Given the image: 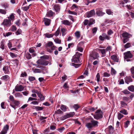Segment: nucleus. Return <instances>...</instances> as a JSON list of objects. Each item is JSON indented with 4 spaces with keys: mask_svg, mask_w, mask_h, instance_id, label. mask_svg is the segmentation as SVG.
I'll return each instance as SVG.
<instances>
[{
    "mask_svg": "<svg viewBox=\"0 0 134 134\" xmlns=\"http://www.w3.org/2000/svg\"><path fill=\"white\" fill-rule=\"evenodd\" d=\"M91 122L87 123L86 124V126L88 129H91L93 127L98 126L99 122L98 121L94 120L92 118L91 119Z\"/></svg>",
    "mask_w": 134,
    "mask_h": 134,
    "instance_id": "obj_1",
    "label": "nucleus"
},
{
    "mask_svg": "<svg viewBox=\"0 0 134 134\" xmlns=\"http://www.w3.org/2000/svg\"><path fill=\"white\" fill-rule=\"evenodd\" d=\"M95 114L93 115V117L95 119L98 120L102 119L103 117V113L101 109L97 110L96 111Z\"/></svg>",
    "mask_w": 134,
    "mask_h": 134,
    "instance_id": "obj_2",
    "label": "nucleus"
},
{
    "mask_svg": "<svg viewBox=\"0 0 134 134\" xmlns=\"http://www.w3.org/2000/svg\"><path fill=\"white\" fill-rule=\"evenodd\" d=\"M81 54L77 52L72 57V62L75 63H80V55H82Z\"/></svg>",
    "mask_w": 134,
    "mask_h": 134,
    "instance_id": "obj_3",
    "label": "nucleus"
},
{
    "mask_svg": "<svg viewBox=\"0 0 134 134\" xmlns=\"http://www.w3.org/2000/svg\"><path fill=\"white\" fill-rule=\"evenodd\" d=\"M75 114V113L74 112H70L68 114L64 116L60 117V119L61 120H64L70 117H72Z\"/></svg>",
    "mask_w": 134,
    "mask_h": 134,
    "instance_id": "obj_4",
    "label": "nucleus"
},
{
    "mask_svg": "<svg viewBox=\"0 0 134 134\" xmlns=\"http://www.w3.org/2000/svg\"><path fill=\"white\" fill-rule=\"evenodd\" d=\"M2 24L4 26L7 27H9L12 24L11 20L10 19H5L4 20Z\"/></svg>",
    "mask_w": 134,
    "mask_h": 134,
    "instance_id": "obj_5",
    "label": "nucleus"
},
{
    "mask_svg": "<svg viewBox=\"0 0 134 134\" xmlns=\"http://www.w3.org/2000/svg\"><path fill=\"white\" fill-rule=\"evenodd\" d=\"M124 58L125 59L131 58L133 56L130 51H127L124 53Z\"/></svg>",
    "mask_w": 134,
    "mask_h": 134,
    "instance_id": "obj_6",
    "label": "nucleus"
},
{
    "mask_svg": "<svg viewBox=\"0 0 134 134\" xmlns=\"http://www.w3.org/2000/svg\"><path fill=\"white\" fill-rule=\"evenodd\" d=\"M91 59L94 60L97 59L99 57V55L98 53L96 52H92L90 55Z\"/></svg>",
    "mask_w": 134,
    "mask_h": 134,
    "instance_id": "obj_7",
    "label": "nucleus"
},
{
    "mask_svg": "<svg viewBox=\"0 0 134 134\" xmlns=\"http://www.w3.org/2000/svg\"><path fill=\"white\" fill-rule=\"evenodd\" d=\"M9 125H6L3 127L2 130L0 133L1 134H5L7 133L9 129Z\"/></svg>",
    "mask_w": 134,
    "mask_h": 134,
    "instance_id": "obj_8",
    "label": "nucleus"
},
{
    "mask_svg": "<svg viewBox=\"0 0 134 134\" xmlns=\"http://www.w3.org/2000/svg\"><path fill=\"white\" fill-rule=\"evenodd\" d=\"M95 14V13L94 9L90 11L87 13L86 16L87 18H90L94 16Z\"/></svg>",
    "mask_w": 134,
    "mask_h": 134,
    "instance_id": "obj_9",
    "label": "nucleus"
},
{
    "mask_svg": "<svg viewBox=\"0 0 134 134\" xmlns=\"http://www.w3.org/2000/svg\"><path fill=\"white\" fill-rule=\"evenodd\" d=\"M24 87L21 85L16 86L15 87V90L16 92L21 91L24 90Z\"/></svg>",
    "mask_w": 134,
    "mask_h": 134,
    "instance_id": "obj_10",
    "label": "nucleus"
},
{
    "mask_svg": "<svg viewBox=\"0 0 134 134\" xmlns=\"http://www.w3.org/2000/svg\"><path fill=\"white\" fill-rule=\"evenodd\" d=\"M125 82L127 84H129L130 82L132 81V79H131V76H126L124 78Z\"/></svg>",
    "mask_w": 134,
    "mask_h": 134,
    "instance_id": "obj_11",
    "label": "nucleus"
},
{
    "mask_svg": "<svg viewBox=\"0 0 134 134\" xmlns=\"http://www.w3.org/2000/svg\"><path fill=\"white\" fill-rule=\"evenodd\" d=\"M51 21V19L47 18H44V19L43 21L46 26H48L50 25Z\"/></svg>",
    "mask_w": 134,
    "mask_h": 134,
    "instance_id": "obj_12",
    "label": "nucleus"
},
{
    "mask_svg": "<svg viewBox=\"0 0 134 134\" xmlns=\"http://www.w3.org/2000/svg\"><path fill=\"white\" fill-rule=\"evenodd\" d=\"M53 8L57 13H58L59 12L60 10V6L59 4H55L53 6Z\"/></svg>",
    "mask_w": 134,
    "mask_h": 134,
    "instance_id": "obj_13",
    "label": "nucleus"
},
{
    "mask_svg": "<svg viewBox=\"0 0 134 134\" xmlns=\"http://www.w3.org/2000/svg\"><path fill=\"white\" fill-rule=\"evenodd\" d=\"M108 129L109 134H112L113 132L114 128L111 125L108 126Z\"/></svg>",
    "mask_w": 134,
    "mask_h": 134,
    "instance_id": "obj_14",
    "label": "nucleus"
},
{
    "mask_svg": "<svg viewBox=\"0 0 134 134\" xmlns=\"http://www.w3.org/2000/svg\"><path fill=\"white\" fill-rule=\"evenodd\" d=\"M96 14L98 16H102L105 13L103 12L99 9L97 10Z\"/></svg>",
    "mask_w": 134,
    "mask_h": 134,
    "instance_id": "obj_15",
    "label": "nucleus"
},
{
    "mask_svg": "<svg viewBox=\"0 0 134 134\" xmlns=\"http://www.w3.org/2000/svg\"><path fill=\"white\" fill-rule=\"evenodd\" d=\"M47 117H43L42 116H40L39 117V120L42 123H43L46 122V120H44L46 119L47 118Z\"/></svg>",
    "mask_w": 134,
    "mask_h": 134,
    "instance_id": "obj_16",
    "label": "nucleus"
},
{
    "mask_svg": "<svg viewBox=\"0 0 134 134\" xmlns=\"http://www.w3.org/2000/svg\"><path fill=\"white\" fill-rule=\"evenodd\" d=\"M3 70L4 71L5 74H8L9 72V67L8 66H4L3 68Z\"/></svg>",
    "mask_w": 134,
    "mask_h": 134,
    "instance_id": "obj_17",
    "label": "nucleus"
},
{
    "mask_svg": "<svg viewBox=\"0 0 134 134\" xmlns=\"http://www.w3.org/2000/svg\"><path fill=\"white\" fill-rule=\"evenodd\" d=\"M53 42L51 41H49V42L48 43L46 44L45 45V46L47 49V48H50V47H51V46H53Z\"/></svg>",
    "mask_w": 134,
    "mask_h": 134,
    "instance_id": "obj_18",
    "label": "nucleus"
},
{
    "mask_svg": "<svg viewBox=\"0 0 134 134\" xmlns=\"http://www.w3.org/2000/svg\"><path fill=\"white\" fill-rule=\"evenodd\" d=\"M111 58L113 60L114 62H119V59L117 58L116 55H112L111 56Z\"/></svg>",
    "mask_w": 134,
    "mask_h": 134,
    "instance_id": "obj_19",
    "label": "nucleus"
},
{
    "mask_svg": "<svg viewBox=\"0 0 134 134\" xmlns=\"http://www.w3.org/2000/svg\"><path fill=\"white\" fill-rule=\"evenodd\" d=\"M9 77L8 75H5L3 76L1 78V79L5 81H7L9 79Z\"/></svg>",
    "mask_w": 134,
    "mask_h": 134,
    "instance_id": "obj_20",
    "label": "nucleus"
},
{
    "mask_svg": "<svg viewBox=\"0 0 134 134\" xmlns=\"http://www.w3.org/2000/svg\"><path fill=\"white\" fill-rule=\"evenodd\" d=\"M95 23V20L92 18H91L89 20V23L88 24V26H90L93 25Z\"/></svg>",
    "mask_w": 134,
    "mask_h": 134,
    "instance_id": "obj_21",
    "label": "nucleus"
},
{
    "mask_svg": "<svg viewBox=\"0 0 134 134\" xmlns=\"http://www.w3.org/2000/svg\"><path fill=\"white\" fill-rule=\"evenodd\" d=\"M54 13L51 10L49 11L47 13V16L49 17H51L53 15Z\"/></svg>",
    "mask_w": 134,
    "mask_h": 134,
    "instance_id": "obj_22",
    "label": "nucleus"
},
{
    "mask_svg": "<svg viewBox=\"0 0 134 134\" xmlns=\"http://www.w3.org/2000/svg\"><path fill=\"white\" fill-rule=\"evenodd\" d=\"M99 51H100L102 54L103 55V56H102V57H103L105 56L106 55V52L107 51H106L105 49H99Z\"/></svg>",
    "mask_w": 134,
    "mask_h": 134,
    "instance_id": "obj_23",
    "label": "nucleus"
},
{
    "mask_svg": "<svg viewBox=\"0 0 134 134\" xmlns=\"http://www.w3.org/2000/svg\"><path fill=\"white\" fill-rule=\"evenodd\" d=\"M130 34H129L128 33L126 32H125L122 34V36L123 37L125 38H127L129 37L130 38L129 36H130Z\"/></svg>",
    "mask_w": 134,
    "mask_h": 134,
    "instance_id": "obj_24",
    "label": "nucleus"
},
{
    "mask_svg": "<svg viewBox=\"0 0 134 134\" xmlns=\"http://www.w3.org/2000/svg\"><path fill=\"white\" fill-rule=\"evenodd\" d=\"M55 46H51L50 48H47V51L51 53L52 52L54 49Z\"/></svg>",
    "mask_w": 134,
    "mask_h": 134,
    "instance_id": "obj_25",
    "label": "nucleus"
},
{
    "mask_svg": "<svg viewBox=\"0 0 134 134\" xmlns=\"http://www.w3.org/2000/svg\"><path fill=\"white\" fill-rule=\"evenodd\" d=\"M37 96L40 98V99L41 101H43L45 99L44 97L41 93V92L38 94Z\"/></svg>",
    "mask_w": 134,
    "mask_h": 134,
    "instance_id": "obj_26",
    "label": "nucleus"
},
{
    "mask_svg": "<svg viewBox=\"0 0 134 134\" xmlns=\"http://www.w3.org/2000/svg\"><path fill=\"white\" fill-rule=\"evenodd\" d=\"M120 113L123 114L125 115H127L128 114V113L127 110L125 109H122L119 111Z\"/></svg>",
    "mask_w": 134,
    "mask_h": 134,
    "instance_id": "obj_27",
    "label": "nucleus"
},
{
    "mask_svg": "<svg viewBox=\"0 0 134 134\" xmlns=\"http://www.w3.org/2000/svg\"><path fill=\"white\" fill-rule=\"evenodd\" d=\"M37 111L42 110L43 109V107L40 106H36L34 108Z\"/></svg>",
    "mask_w": 134,
    "mask_h": 134,
    "instance_id": "obj_28",
    "label": "nucleus"
},
{
    "mask_svg": "<svg viewBox=\"0 0 134 134\" xmlns=\"http://www.w3.org/2000/svg\"><path fill=\"white\" fill-rule=\"evenodd\" d=\"M15 16L14 15L13 13H12L9 17H8V19H10L12 20H14L15 19Z\"/></svg>",
    "mask_w": 134,
    "mask_h": 134,
    "instance_id": "obj_29",
    "label": "nucleus"
},
{
    "mask_svg": "<svg viewBox=\"0 0 134 134\" xmlns=\"http://www.w3.org/2000/svg\"><path fill=\"white\" fill-rule=\"evenodd\" d=\"M128 89L130 91L133 92L134 91V86L131 85L128 87Z\"/></svg>",
    "mask_w": 134,
    "mask_h": 134,
    "instance_id": "obj_30",
    "label": "nucleus"
},
{
    "mask_svg": "<svg viewBox=\"0 0 134 134\" xmlns=\"http://www.w3.org/2000/svg\"><path fill=\"white\" fill-rule=\"evenodd\" d=\"M102 35L104 37V40L107 39L109 40L110 39V37L107 35L105 33H103L102 34Z\"/></svg>",
    "mask_w": 134,
    "mask_h": 134,
    "instance_id": "obj_31",
    "label": "nucleus"
},
{
    "mask_svg": "<svg viewBox=\"0 0 134 134\" xmlns=\"http://www.w3.org/2000/svg\"><path fill=\"white\" fill-rule=\"evenodd\" d=\"M75 34L76 37L77 38H79L80 37L81 34L79 31H76L75 32Z\"/></svg>",
    "mask_w": 134,
    "mask_h": 134,
    "instance_id": "obj_32",
    "label": "nucleus"
},
{
    "mask_svg": "<svg viewBox=\"0 0 134 134\" xmlns=\"http://www.w3.org/2000/svg\"><path fill=\"white\" fill-rule=\"evenodd\" d=\"M130 121L129 120H127L124 123V127L125 128H127L129 125L130 124Z\"/></svg>",
    "mask_w": 134,
    "mask_h": 134,
    "instance_id": "obj_33",
    "label": "nucleus"
},
{
    "mask_svg": "<svg viewBox=\"0 0 134 134\" xmlns=\"http://www.w3.org/2000/svg\"><path fill=\"white\" fill-rule=\"evenodd\" d=\"M80 43L79 44H78L77 46V50L79 51L82 52L83 50V48L79 46V44H80Z\"/></svg>",
    "mask_w": 134,
    "mask_h": 134,
    "instance_id": "obj_34",
    "label": "nucleus"
},
{
    "mask_svg": "<svg viewBox=\"0 0 134 134\" xmlns=\"http://www.w3.org/2000/svg\"><path fill=\"white\" fill-rule=\"evenodd\" d=\"M75 110L76 111L80 108V106L77 104H74L72 106Z\"/></svg>",
    "mask_w": 134,
    "mask_h": 134,
    "instance_id": "obj_35",
    "label": "nucleus"
},
{
    "mask_svg": "<svg viewBox=\"0 0 134 134\" xmlns=\"http://www.w3.org/2000/svg\"><path fill=\"white\" fill-rule=\"evenodd\" d=\"M45 36L46 37L48 38H50L52 37L54 35L52 34H48V33H46L44 34Z\"/></svg>",
    "mask_w": 134,
    "mask_h": 134,
    "instance_id": "obj_36",
    "label": "nucleus"
},
{
    "mask_svg": "<svg viewBox=\"0 0 134 134\" xmlns=\"http://www.w3.org/2000/svg\"><path fill=\"white\" fill-rule=\"evenodd\" d=\"M122 92L124 94H131L132 93L130 92L127 90H125L122 91Z\"/></svg>",
    "mask_w": 134,
    "mask_h": 134,
    "instance_id": "obj_37",
    "label": "nucleus"
},
{
    "mask_svg": "<svg viewBox=\"0 0 134 134\" xmlns=\"http://www.w3.org/2000/svg\"><path fill=\"white\" fill-rule=\"evenodd\" d=\"M63 23L65 25H70V22L67 20H64L63 21Z\"/></svg>",
    "mask_w": 134,
    "mask_h": 134,
    "instance_id": "obj_38",
    "label": "nucleus"
},
{
    "mask_svg": "<svg viewBox=\"0 0 134 134\" xmlns=\"http://www.w3.org/2000/svg\"><path fill=\"white\" fill-rule=\"evenodd\" d=\"M124 116V115L119 113H118V118L119 120H120Z\"/></svg>",
    "mask_w": 134,
    "mask_h": 134,
    "instance_id": "obj_39",
    "label": "nucleus"
},
{
    "mask_svg": "<svg viewBox=\"0 0 134 134\" xmlns=\"http://www.w3.org/2000/svg\"><path fill=\"white\" fill-rule=\"evenodd\" d=\"M26 57L28 59H29L31 58V55L29 53H27L26 54Z\"/></svg>",
    "mask_w": 134,
    "mask_h": 134,
    "instance_id": "obj_40",
    "label": "nucleus"
},
{
    "mask_svg": "<svg viewBox=\"0 0 134 134\" xmlns=\"http://www.w3.org/2000/svg\"><path fill=\"white\" fill-rule=\"evenodd\" d=\"M60 108L62 110L64 111H65L66 110V106L65 105H62Z\"/></svg>",
    "mask_w": 134,
    "mask_h": 134,
    "instance_id": "obj_41",
    "label": "nucleus"
},
{
    "mask_svg": "<svg viewBox=\"0 0 134 134\" xmlns=\"http://www.w3.org/2000/svg\"><path fill=\"white\" fill-rule=\"evenodd\" d=\"M121 106L123 107L127 106V104L124 101H121L120 102Z\"/></svg>",
    "mask_w": 134,
    "mask_h": 134,
    "instance_id": "obj_42",
    "label": "nucleus"
},
{
    "mask_svg": "<svg viewBox=\"0 0 134 134\" xmlns=\"http://www.w3.org/2000/svg\"><path fill=\"white\" fill-rule=\"evenodd\" d=\"M63 112L60 109H59L57 111H55V114H63Z\"/></svg>",
    "mask_w": 134,
    "mask_h": 134,
    "instance_id": "obj_43",
    "label": "nucleus"
},
{
    "mask_svg": "<svg viewBox=\"0 0 134 134\" xmlns=\"http://www.w3.org/2000/svg\"><path fill=\"white\" fill-rule=\"evenodd\" d=\"M35 80V78L34 77L29 76V80L31 82Z\"/></svg>",
    "mask_w": 134,
    "mask_h": 134,
    "instance_id": "obj_44",
    "label": "nucleus"
},
{
    "mask_svg": "<svg viewBox=\"0 0 134 134\" xmlns=\"http://www.w3.org/2000/svg\"><path fill=\"white\" fill-rule=\"evenodd\" d=\"M131 45L130 43H127L124 46V47L126 48H127L131 46Z\"/></svg>",
    "mask_w": 134,
    "mask_h": 134,
    "instance_id": "obj_45",
    "label": "nucleus"
},
{
    "mask_svg": "<svg viewBox=\"0 0 134 134\" xmlns=\"http://www.w3.org/2000/svg\"><path fill=\"white\" fill-rule=\"evenodd\" d=\"M83 25L85 26H86L87 25H88L89 23V20L87 19H85L83 22Z\"/></svg>",
    "mask_w": 134,
    "mask_h": 134,
    "instance_id": "obj_46",
    "label": "nucleus"
},
{
    "mask_svg": "<svg viewBox=\"0 0 134 134\" xmlns=\"http://www.w3.org/2000/svg\"><path fill=\"white\" fill-rule=\"evenodd\" d=\"M12 32H8L7 33H3V35L5 37L7 36L8 37L12 34Z\"/></svg>",
    "mask_w": 134,
    "mask_h": 134,
    "instance_id": "obj_47",
    "label": "nucleus"
},
{
    "mask_svg": "<svg viewBox=\"0 0 134 134\" xmlns=\"http://www.w3.org/2000/svg\"><path fill=\"white\" fill-rule=\"evenodd\" d=\"M27 73L25 72H22L21 73L20 76L21 77H24L27 76Z\"/></svg>",
    "mask_w": 134,
    "mask_h": 134,
    "instance_id": "obj_48",
    "label": "nucleus"
},
{
    "mask_svg": "<svg viewBox=\"0 0 134 134\" xmlns=\"http://www.w3.org/2000/svg\"><path fill=\"white\" fill-rule=\"evenodd\" d=\"M60 30L58 29L56 32L53 35H55V36H57L59 34L60 32Z\"/></svg>",
    "mask_w": 134,
    "mask_h": 134,
    "instance_id": "obj_49",
    "label": "nucleus"
},
{
    "mask_svg": "<svg viewBox=\"0 0 134 134\" xmlns=\"http://www.w3.org/2000/svg\"><path fill=\"white\" fill-rule=\"evenodd\" d=\"M40 58L41 59H45L48 60L49 58V57L47 55H44L40 57Z\"/></svg>",
    "mask_w": 134,
    "mask_h": 134,
    "instance_id": "obj_50",
    "label": "nucleus"
},
{
    "mask_svg": "<svg viewBox=\"0 0 134 134\" xmlns=\"http://www.w3.org/2000/svg\"><path fill=\"white\" fill-rule=\"evenodd\" d=\"M7 12L5 10L2 9H0V13L2 14H5Z\"/></svg>",
    "mask_w": 134,
    "mask_h": 134,
    "instance_id": "obj_51",
    "label": "nucleus"
},
{
    "mask_svg": "<svg viewBox=\"0 0 134 134\" xmlns=\"http://www.w3.org/2000/svg\"><path fill=\"white\" fill-rule=\"evenodd\" d=\"M96 77L97 78V81L98 82L100 81V75L99 73H98L97 74L96 76Z\"/></svg>",
    "mask_w": 134,
    "mask_h": 134,
    "instance_id": "obj_52",
    "label": "nucleus"
},
{
    "mask_svg": "<svg viewBox=\"0 0 134 134\" xmlns=\"http://www.w3.org/2000/svg\"><path fill=\"white\" fill-rule=\"evenodd\" d=\"M97 109V107L96 108H94V107H90L88 108V110L92 111H94L95 110Z\"/></svg>",
    "mask_w": 134,
    "mask_h": 134,
    "instance_id": "obj_53",
    "label": "nucleus"
},
{
    "mask_svg": "<svg viewBox=\"0 0 134 134\" xmlns=\"http://www.w3.org/2000/svg\"><path fill=\"white\" fill-rule=\"evenodd\" d=\"M110 76V74L108 73L107 72H104L103 74V76L107 77Z\"/></svg>",
    "mask_w": 134,
    "mask_h": 134,
    "instance_id": "obj_54",
    "label": "nucleus"
},
{
    "mask_svg": "<svg viewBox=\"0 0 134 134\" xmlns=\"http://www.w3.org/2000/svg\"><path fill=\"white\" fill-rule=\"evenodd\" d=\"M34 71L35 73H41L42 71L38 69H35Z\"/></svg>",
    "mask_w": 134,
    "mask_h": 134,
    "instance_id": "obj_55",
    "label": "nucleus"
},
{
    "mask_svg": "<svg viewBox=\"0 0 134 134\" xmlns=\"http://www.w3.org/2000/svg\"><path fill=\"white\" fill-rule=\"evenodd\" d=\"M54 41L56 43L58 44H60L61 43V41L60 39L58 38L55 39L54 40Z\"/></svg>",
    "mask_w": 134,
    "mask_h": 134,
    "instance_id": "obj_56",
    "label": "nucleus"
},
{
    "mask_svg": "<svg viewBox=\"0 0 134 134\" xmlns=\"http://www.w3.org/2000/svg\"><path fill=\"white\" fill-rule=\"evenodd\" d=\"M17 28L14 25H12L11 27V30L13 31H14L16 30Z\"/></svg>",
    "mask_w": 134,
    "mask_h": 134,
    "instance_id": "obj_57",
    "label": "nucleus"
},
{
    "mask_svg": "<svg viewBox=\"0 0 134 134\" xmlns=\"http://www.w3.org/2000/svg\"><path fill=\"white\" fill-rule=\"evenodd\" d=\"M43 65L46 66L49 63V61L45 60H43Z\"/></svg>",
    "mask_w": 134,
    "mask_h": 134,
    "instance_id": "obj_58",
    "label": "nucleus"
},
{
    "mask_svg": "<svg viewBox=\"0 0 134 134\" xmlns=\"http://www.w3.org/2000/svg\"><path fill=\"white\" fill-rule=\"evenodd\" d=\"M106 12L109 15L111 14L112 13H113L111 10L110 9H107L106 11Z\"/></svg>",
    "mask_w": 134,
    "mask_h": 134,
    "instance_id": "obj_59",
    "label": "nucleus"
},
{
    "mask_svg": "<svg viewBox=\"0 0 134 134\" xmlns=\"http://www.w3.org/2000/svg\"><path fill=\"white\" fill-rule=\"evenodd\" d=\"M32 93H36L37 95L41 92H39L38 90H36L35 89H33L32 90Z\"/></svg>",
    "mask_w": 134,
    "mask_h": 134,
    "instance_id": "obj_60",
    "label": "nucleus"
},
{
    "mask_svg": "<svg viewBox=\"0 0 134 134\" xmlns=\"http://www.w3.org/2000/svg\"><path fill=\"white\" fill-rule=\"evenodd\" d=\"M2 6L4 7L5 9H7L8 8L9 5L7 3H5L3 4Z\"/></svg>",
    "mask_w": 134,
    "mask_h": 134,
    "instance_id": "obj_61",
    "label": "nucleus"
},
{
    "mask_svg": "<svg viewBox=\"0 0 134 134\" xmlns=\"http://www.w3.org/2000/svg\"><path fill=\"white\" fill-rule=\"evenodd\" d=\"M118 82H119V85L124 84V82L123 79H120L119 80Z\"/></svg>",
    "mask_w": 134,
    "mask_h": 134,
    "instance_id": "obj_62",
    "label": "nucleus"
},
{
    "mask_svg": "<svg viewBox=\"0 0 134 134\" xmlns=\"http://www.w3.org/2000/svg\"><path fill=\"white\" fill-rule=\"evenodd\" d=\"M97 28L96 27H94L92 29V33L94 34H95L97 31Z\"/></svg>",
    "mask_w": 134,
    "mask_h": 134,
    "instance_id": "obj_63",
    "label": "nucleus"
},
{
    "mask_svg": "<svg viewBox=\"0 0 134 134\" xmlns=\"http://www.w3.org/2000/svg\"><path fill=\"white\" fill-rule=\"evenodd\" d=\"M21 30L20 29H18L16 32V35H18L21 34Z\"/></svg>",
    "mask_w": 134,
    "mask_h": 134,
    "instance_id": "obj_64",
    "label": "nucleus"
}]
</instances>
